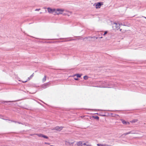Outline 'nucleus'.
Segmentation results:
<instances>
[{"label":"nucleus","instance_id":"1","mask_svg":"<svg viewBox=\"0 0 146 146\" xmlns=\"http://www.w3.org/2000/svg\"><path fill=\"white\" fill-rule=\"evenodd\" d=\"M112 27L114 29L118 30L120 28V25L118 23H113L112 24Z\"/></svg>","mask_w":146,"mask_h":146},{"label":"nucleus","instance_id":"2","mask_svg":"<svg viewBox=\"0 0 146 146\" xmlns=\"http://www.w3.org/2000/svg\"><path fill=\"white\" fill-rule=\"evenodd\" d=\"M63 11L64 10L60 9H57L56 10L55 9V13L57 15L62 14Z\"/></svg>","mask_w":146,"mask_h":146},{"label":"nucleus","instance_id":"3","mask_svg":"<svg viewBox=\"0 0 146 146\" xmlns=\"http://www.w3.org/2000/svg\"><path fill=\"white\" fill-rule=\"evenodd\" d=\"M74 141L73 142H70L68 141H65V144L67 146L73 145V144L74 143Z\"/></svg>","mask_w":146,"mask_h":146},{"label":"nucleus","instance_id":"4","mask_svg":"<svg viewBox=\"0 0 146 146\" xmlns=\"http://www.w3.org/2000/svg\"><path fill=\"white\" fill-rule=\"evenodd\" d=\"M47 10L48 12L49 13H53L54 14H55V9H52L50 8H48Z\"/></svg>","mask_w":146,"mask_h":146},{"label":"nucleus","instance_id":"5","mask_svg":"<svg viewBox=\"0 0 146 146\" xmlns=\"http://www.w3.org/2000/svg\"><path fill=\"white\" fill-rule=\"evenodd\" d=\"M62 128L63 127H59V126H57L55 127V129L60 131L62 129Z\"/></svg>","mask_w":146,"mask_h":146},{"label":"nucleus","instance_id":"6","mask_svg":"<svg viewBox=\"0 0 146 146\" xmlns=\"http://www.w3.org/2000/svg\"><path fill=\"white\" fill-rule=\"evenodd\" d=\"M102 4L101 3H98L96 5V8H100Z\"/></svg>","mask_w":146,"mask_h":146},{"label":"nucleus","instance_id":"7","mask_svg":"<svg viewBox=\"0 0 146 146\" xmlns=\"http://www.w3.org/2000/svg\"><path fill=\"white\" fill-rule=\"evenodd\" d=\"M130 133L134 134V133H133L132 131H129V132L125 133L122 134V136H124V135L125 136L126 135H128V134H130Z\"/></svg>","mask_w":146,"mask_h":146},{"label":"nucleus","instance_id":"8","mask_svg":"<svg viewBox=\"0 0 146 146\" xmlns=\"http://www.w3.org/2000/svg\"><path fill=\"white\" fill-rule=\"evenodd\" d=\"M77 145L78 146H82V142L81 141H80L77 142Z\"/></svg>","mask_w":146,"mask_h":146},{"label":"nucleus","instance_id":"9","mask_svg":"<svg viewBox=\"0 0 146 146\" xmlns=\"http://www.w3.org/2000/svg\"><path fill=\"white\" fill-rule=\"evenodd\" d=\"M49 84L48 83H46L44 84L43 85H42V87L43 88H45L46 87V86L48 85Z\"/></svg>","mask_w":146,"mask_h":146},{"label":"nucleus","instance_id":"10","mask_svg":"<svg viewBox=\"0 0 146 146\" xmlns=\"http://www.w3.org/2000/svg\"><path fill=\"white\" fill-rule=\"evenodd\" d=\"M137 121V119H133L131 121H130L131 123H135Z\"/></svg>","mask_w":146,"mask_h":146},{"label":"nucleus","instance_id":"11","mask_svg":"<svg viewBox=\"0 0 146 146\" xmlns=\"http://www.w3.org/2000/svg\"><path fill=\"white\" fill-rule=\"evenodd\" d=\"M121 121H122V123L123 124H127V123H126L127 121H126L124 120H121Z\"/></svg>","mask_w":146,"mask_h":146},{"label":"nucleus","instance_id":"12","mask_svg":"<svg viewBox=\"0 0 146 146\" xmlns=\"http://www.w3.org/2000/svg\"><path fill=\"white\" fill-rule=\"evenodd\" d=\"M46 80V76H44V77L42 79V80L43 82H44Z\"/></svg>","mask_w":146,"mask_h":146},{"label":"nucleus","instance_id":"13","mask_svg":"<svg viewBox=\"0 0 146 146\" xmlns=\"http://www.w3.org/2000/svg\"><path fill=\"white\" fill-rule=\"evenodd\" d=\"M36 135H37L39 137H42V136H43L42 134H36Z\"/></svg>","mask_w":146,"mask_h":146},{"label":"nucleus","instance_id":"14","mask_svg":"<svg viewBox=\"0 0 146 146\" xmlns=\"http://www.w3.org/2000/svg\"><path fill=\"white\" fill-rule=\"evenodd\" d=\"M31 78H30V77L29 78H28V79H27V80L25 81H23L22 82H23V83H25L26 82H27L28 81V80H29L30 79H31Z\"/></svg>","mask_w":146,"mask_h":146},{"label":"nucleus","instance_id":"15","mask_svg":"<svg viewBox=\"0 0 146 146\" xmlns=\"http://www.w3.org/2000/svg\"><path fill=\"white\" fill-rule=\"evenodd\" d=\"M75 76H76L77 77L80 78L81 77V75H80L79 74H77L75 75Z\"/></svg>","mask_w":146,"mask_h":146},{"label":"nucleus","instance_id":"16","mask_svg":"<svg viewBox=\"0 0 146 146\" xmlns=\"http://www.w3.org/2000/svg\"><path fill=\"white\" fill-rule=\"evenodd\" d=\"M42 137H43L44 138H45V139H48V137L47 136L44 135H43Z\"/></svg>","mask_w":146,"mask_h":146},{"label":"nucleus","instance_id":"17","mask_svg":"<svg viewBox=\"0 0 146 146\" xmlns=\"http://www.w3.org/2000/svg\"><path fill=\"white\" fill-rule=\"evenodd\" d=\"M88 77L87 76H85L84 77V79L85 80H87L88 79Z\"/></svg>","mask_w":146,"mask_h":146},{"label":"nucleus","instance_id":"18","mask_svg":"<svg viewBox=\"0 0 146 146\" xmlns=\"http://www.w3.org/2000/svg\"><path fill=\"white\" fill-rule=\"evenodd\" d=\"M95 38V37H86V38L87 39H91L92 38Z\"/></svg>","mask_w":146,"mask_h":146},{"label":"nucleus","instance_id":"19","mask_svg":"<svg viewBox=\"0 0 146 146\" xmlns=\"http://www.w3.org/2000/svg\"><path fill=\"white\" fill-rule=\"evenodd\" d=\"M34 73H33L30 76V78H32L34 76Z\"/></svg>","mask_w":146,"mask_h":146},{"label":"nucleus","instance_id":"20","mask_svg":"<svg viewBox=\"0 0 146 146\" xmlns=\"http://www.w3.org/2000/svg\"><path fill=\"white\" fill-rule=\"evenodd\" d=\"M107 31H105V33H104V34L103 35H104V36H105V35L106 34H107Z\"/></svg>","mask_w":146,"mask_h":146},{"label":"nucleus","instance_id":"21","mask_svg":"<svg viewBox=\"0 0 146 146\" xmlns=\"http://www.w3.org/2000/svg\"><path fill=\"white\" fill-rule=\"evenodd\" d=\"M97 145L98 146H103V145H101L100 144H98Z\"/></svg>","mask_w":146,"mask_h":146},{"label":"nucleus","instance_id":"22","mask_svg":"<svg viewBox=\"0 0 146 146\" xmlns=\"http://www.w3.org/2000/svg\"><path fill=\"white\" fill-rule=\"evenodd\" d=\"M99 117L98 116H96L95 117V118L96 119H99Z\"/></svg>","mask_w":146,"mask_h":146},{"label":"nucleus","instance_id":"23","mask_svg":"<svg viewBox=\"0 0 146 146\" xmlns=\"http://www.w3.org/2000/svg\"><path fill=\"white\" fill-rule=\"evenodd\" d=\"M40 10V9H36L35 10L36 11H39Z\"/></svg>","mask_w":146,"mask_h":146},{"label":"nucleus","instance_id":"24","mask_svg":"<svg viewBox=\"0 0 146 146\" xmlns=\"http://www.w3.org/2000/svg\"><path fill=\"white\" fill-rule=\"evenodd\" d=\"M127 124H130V123L129 122H127Z\"/></svg>","mask_w":146,"mask_h":146},{"label":"nucleus","instance_id":"25","mask_svg":"<svg viewBox=\"0 0 146 146\" xmlns=\"http://www.w3.org/2000/svg\"><path fill=\"white\" fill-rule=\"evenodd\" d=\"M74 80H78V78H74Z\"/></svg>","mask_w":146,"mask_h":146},{"label":"nucleus","instance_id":"26","mask_svg":"<svg viewBox=\"0 0 146 146\" xmlns=\"http://www.w3.org/2000/svg\"><path fill=\"white\" fill-rule=\"evenodd\" d=\"M110 146V145H105V146Z\"/></svg>","mask_w":146,"mask_h":146},{"label":"nucleus","instance_id":"27","mask_svg":"<svg viewBox=\"0 0 146 146\" xmlns=\"http://www.w3.org/2000/svg\"><path fill=\"white\" fill-rule=\"evenodd\" d=\"M83 145H86V143H84V144H83Z\"/></svg>","mask_w":146,"mask_h":146},{"label":"nucleus","instance_id":"28","mask_svg":"<svg viewBox=\"0 0 146 146\" xmlns=\"http://www.w3.org/2000/svg\"><path fill=\"white\" fill-rule=\"evenodd\" d=\"M89 40H92V41H94V40H90V39Z\"/></svg>","mask_w":146,"mask_h":146},{"label":"nucleus","instance_id":"29","mask_svg":"<svg viewBox=\"0 0 146 146\" xmlns=\"http://www.w3.org/2000/svg\"><path fill=\"white\" fill-rule=\"evenodd\" d=\"M102 37H100V38H102Z\"/></svg>","mask_w":146,"mask_h":146},{"label":"nucleus","instance_id":"30","mask_svg":"<svg viewBox=\"0 0 146 146\" xmlns=\"http://www.w3.org/2000/svg\"><path fill=\"white\" fill-rule=\"evenodd\" d=\"M96 39H97V38H98V37H96Z\"/></svg>","mask_w":146,"mask_h":146},{"label":"nucleus","instance_id":"31","mask_svg":"<svg viewBox=\"0 0 146 146\" xmlns=\"http://www.w3.org/2000/svg\"><path fill=\"white\" fill-rule=\"evenodd\" d=\"M121 30H122L121 29H120V31H121Z\"/></svg>","mask_w":146,"mask_h":146},{"label":"nucleus","instance_id":"32","mask_svg":"<svg viewBox=\"0 0 146 146\" xmlns=\"http://www.w3.org/2000/svg\"><path fill=\"white\" fill-rule=\"evenodd\" d=\"M145 18L146 19V17H145Z\"/></svg>","mask_w":146,"mask_h":146}]
</instances>
